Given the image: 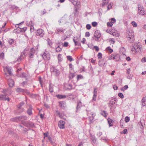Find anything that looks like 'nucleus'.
<instances>
[{
    "label": "nucleus",
    "instance_id": "680f3d73",
    "mask_svg": "<svg viewBox=\"0 0 146 146\" xmlns=\"http://www.w3.org/2000/svg\"><path fill=\"white\" fill-rule=\"evenodd\" d=\"M138 124L139 125H141V126H140V128H141L142 129L143 128V127L141 121H140L138 123Z\"/></svg>",
    "mask_w": 146,
    "mask_h": 146
},
{
    "label": "nucleus",
    "instance_id": "a211bd4d",
    "mask_svg": "<svg viewBox=\"0 0 146 146\" xmlns=\"http://www.w3.org/2000/svg\"><path fill=\"white\" fill-rule=\"evenodd\" d=\"M29 107V108L27 109V113L29 115H30L33 114L32 110L33 108L31 105H30Z\"/></svg>",
    "mask_w": 146,
    "mask_h": 146
},
{
    "label": "nucleus",
    "instance_id": "de8ad7c7",
    "mask_svg": "<svg viewBox=\"0 0 146 146\" xmlns=\"http://www.w3.org/2000/svg\"><path fill=\"white\" fill-rule=\"evenodd\" d=\"M131 24L134 27H136L137 26V23L135 21H133L131 22Z\"/></svg>",
    "mask_w": 146,
    "mask_h": 146
},
{
    "label": "nucleus",
    "instance_id": "f03ea898",
    "mask_svg": "<svg viewBox=\"0 0 146 146\" xmlns=\"http://www.w3.org/2000/svg\"><path fill=\"white\" fill-rule=\"evenodd\" d=\"M27 117L25 115L21 116H20L17 117L12 119V120L18 122L19 121H21L23 120H26Z\"/></svg>",
    "mask_w": 146,
    "mask_h": 146
},
{
    "label": "nucleus",
    "instance_id": "6e6552de",
    "mask_svg": "<svg viewBox=\"0 0 146 146\" xmlns=\"http://www.w3.org/2000/svg\"><path fill=\"white\" fill-rule=\"evenodd\" d=\"M110 59H113L116 61H118L120 59V57L118 54H117L115 55L111 54L110 57Z\"/></svg>",
    "mask_w": 146,
    "mask_h": 146
},
{
    "label": "nucleus",
    "instance_id": "37998d69",
    "mask_svg": "<svg viewBox=\"0 0 146 146\" xmlns=\"http://www.w3.org/2000/svg\"><path fill=\"white\" fill-rule=\"evenodd\" d=\"M67 89L69 90H71L72 89V85L70 84H68L67 85Z\"/></svg>",
    "mask_w": 146,
    "mask_h": 146
},
{
    "label": "nucleus",
    "instance_id": "9b49d317",
    "mask_svg": "<svg viewBox=\"0 0 146 146\" xmlns=\"http://www.w3.org/2000/svg\"><path fill=\"white\" fill-rule=\"evenodd\" d=\"M65 122L64 121L60 120L58 123V126L60 129H63L65 128L64 125Z\"/></svg>",
    "mask_w": 146,
    "mask_h": 146
},
{
    "label": "nucleus",
    "instance_id": "473e14b6",
    "mask_svg": "<svg viewBox=\"0 0 146 146\" xmlns=\"http://www.w3.org/2000/svg\"><path fill=\"white\" fill-rule=\"evenodd\" d=\"M56 112L57 113V115L58 116H59V117L60 118H62V114H61L60 112L58 110H56Z\"/></svg>",
    "mask_w": 146,
    "mask_h": 146
},
{
    "label": "nucleus",
    "instance_id": "79ce46f5",
    "mask_svg": "<svg viewBox=\"0 0 146 146\" xmlns=\"http://www.w3.org/2000/svg\"><path fill=\"white\" fill-rule=\"evenodd\" d=\"M69 1L71 2L73 5H76L77 4V2L75 1L74 0H68Z\"/></svg>",
    "mask_w": 146,
    "mask_h": 146
},
{
    "label": "nucleus",
    "instance_id": "4d7b16f0",
    "mask_svg": "<svg viewBox=\"0 0 146 146\" xmlns=\"http://www.w3.org/2000/svg\"><path fill=\"white\" fill-rule=\"evenodd\" d=\"M132 76H133L132 75L129 74H128L127 76V78L128 79H131L132 78Z\"/></svg>",
    "mask_w": 146,
    "mask_h": 146
},
{
    "label": "nucleus",
    "instance_id": "338daca9",
    "mask_svg": "<svg viewBox=\"0 0 146 146\" xmlns=\"http://www.w3.org/2000/svg\"><path fill=\"white\" fill-rule=\"evenodd\" d=\"M68 43L67 42H65L63 45V46L65 47H66L68 46Z\"/></svg>",
    "mask_w": 146,
    "mask_h": 146
},
{
    "label": "nucleus",
    "instance_id": "2eb2a0df",
    "mask_svg": "<svg viewBox=\"0 0 146 146\" xmlns=\"http://www.w3.org/2000/svg\"><path fill=\"white\" fill-rule=\"evenodd\" d=\"M82 106V103L80 101H78L77 102V106L76 107V112H77L78 111H79L80 109L81 108Z\"/></svg>",
    "mask_w": 146,
    "mask_h": 146
},
{
    "label": "nucleus",
    "instance_id": "c03bdc74",
    "mask_svg": "<svg viewBox=\"0 0 146 146\" xmlns=\"http://www.w3.org/2000/svg\"><path fill=\"white\" fill-rule=\"evenodd\" d=\"M94 119V117H91L90 116L89 117V120L91 123L93 122Z\"/></svg>",
    "mask_w": 146,
    "mask_h": 146
},
{
    "label": "nucleus",
    "instance_id": "f8f14e48",
    "mask_svg": "<svg viewBox=\"0 0 146 146\" xmlns=\"http://www.w3.org/2000/svg\"><path fill=\"white\" fill-rule=\"evenodd\" d=\"M35 53V49L33 48H32L30 51V53L29 56V58H33V57Z\"/></svg>",
    "mask_w": 146,
    "mask_h": 146
},
{
    "label": "nucleus",
    "instance_id": "2f4dec72",
    "mask_svg": "<svg viewBox=\"0 0 146 146\" xmlns=\"http://www.w3.org/2000/svg\"><path fill=\"white\" fill-rule=\"evenodd\" d=\"M106 32L110 33V34H111V35H113V36H116V34H115V33H112V32L111 31V30L110 31V29H108L107 30H106Z\"/></svg>",
    "mask_w": 146,
    "mask_h": 146
},
{
    "label": "nucleus",
    "instance_id": "aec40b11",
    "mask_svg": "<svg viewBox=\"0 0 146 146\" xmlns=\"http://www.w3.org/2000/svg\"><path fill=\"white\" fill-rule=\"evenodd\" d=\"M22 30L21 28H20L19 26L17 28L13 30V32L16 33H20L21 32H22Z\"/></svg>",
    "mask_w": 146,
    "mask_h": 146
},
{
    "label": "nucleus",
    "instance_id": "a19ab883",
    "mask_svg": "<svg viewBox=\"0 0 146 146\" xmlns=\"http://www.w3.org/2000/svg\"><path fill=\"white\" fill-rule=\"evenodd\" d=\"M62 50V48L60 47L59 46H58L56 49V51L57 52H58L61 51Z\"/></svg>",
    "mask_w": 146,
    "mask_h": 146
},
{
    "label": "nucleus",
    "instance_id": "f3484780",
    "mask_svg": "<svg viewBox=\"0 0 146 146\" xmlns=\"http://www.w3.org/2000/svg\"><path fill=\"white\" fill-rule=\"evenodd\" d=\"M8 83L10 87H13L14 85V81L11 79H9L7 80Z\"/></svg>",
    "mask_w": 146,
    "mask_h": 146
},
{
    "label": "nucleus",
    "instance_id": "c9c22d12",
    "mask_svg": "<svg viewBox=\"0 0 146 146\" xmlns=\"http://www.w3.org/2000/svg\"><path fill=\"white\" fill-rule=\"evenodd\" d=\"M34 126V124L33 123L29 121L28 127H33Z\"/></svg>",
    "mask_w": 146,
    "mask_h": 146
},
{
    "label": "nucleus",
    "instance_id": "a878e982",
    "mask_svg": "<svg viewBox=\"0 0 146 146\" xmlns=\"http://www.w3.org/2000/svg\"><path fill=\"white\" fill-rule=\"evenodd\" d=\"M25 120H23L21 121V123L26 127H28L29 121H25Z\"/></svg>",
    "mask_w": 146,
    "mask_h": 146
},
{
    "label": "nucleus",
    "instance_id": "72a5a7b5",
    "mask_svg": "<svg viewBox=\"0 0 146 146\" xmlns=\"http://www.w3.org/2000/svg\"><path fill=\"white\" fill-rule=\"evenodd\" d=\"M101 113L102 115L105 117H106L108 115L107 113L105 111H102Z\"/></svg>",
    "mask_w": 146,
    "mask_h": 146
},
{
    "label": "nucleus",
    "instance_id": "a18cd8bd",
    "mask_svg": "<svg viewBox=\"0 0 146 146\" xmlns=\"http://www.w3.org/2000/svg\"><path fill=\"white\" fill-rule=\"evenodd\" d=\"M108 122L110 127L111 126L113 125V123L112 121V120L111 119L108 120Z\"/></svg>",
    "mask_w": 146,
    "mask_h": 146
},
{
    "label": "nucleus",
    "instance_id": "412c9836",
    "mask_svg": "<svg viewBox=\"0 0 146 146\" xmlns=\"http://www.w3.org/2000/svg\"><path fill=\"white\" fill-rule=\"evenodd\" d=\"M59 33H63V30L61 28H57L55 31V33L57 34H59Z\"/></svg>",
    "mask_w": 146,
    "mask_h": 146
},
{
    "label": "nucleus",
    "instance_id": "052dcab7",
    "mask_svg": "<svg viewBox=\"0 0 146 146\" xmlns=\"http://www.w3.org/2000/svg\"><path fill=\"white\" fill-rule=\"evenodd\" d=\"M25 93H26L27 95H30V92L27 89H24V94Z\"/></svg>",
    "mask_w": 146,
    "mask_h": 146
},
{
    "label": "nucleus",
    "instance_id": "cd10ccee",
    "mask_svg": "<svg viewBox=\"0 0 146 146\" xmlns=\"http://www.w3.org/2000/svg\"><path fill=\"white\" fill-rule=\"evenodd\" d=\"M102 7H104L105 5H107L108 3L109 0H102Z\"/></svg>",
    "mask_w": 146,
    "mask_h": 146
},
{
    "label": "nucleus",
    "instance_id": "ddd939ff",
    "mask_svg": "<svg viewBox=\"0 0 146 146\" xmlns=\"http://www.w3.org/2000/svg\"><path fill=\"white\" fill-rule=\"evenodd\" d=\"M42 56L43 59L45 60H49L50 59V55L45 52L44 53Z\"/></svg>",
    "mask_w": 146,
    "mask_h": 146
},
{
    "label": "nucleus",
    "instance_id": "49530a36",
    "mask_svg": "<svg viewBox=\"0 0 146 146\" xmlns=\"http://www.w3.org/2000/svg\"><path fill=\"white\" fill-rule=\"evenodd\" d=\"M118 96L119 97L121 98L122 99L124 98L123 95L121 93H119L118 94Z\"/></svg>",
    "mask_w": 146,
    "mask_h": 146
},
{
    "label": "nucleus",
    "instance_id": "9d476101",
    "mask_svg": "<svg viewBox=\"0 0 146 146\" xmlns=\"http://www.w3.org/2000/svg\"><path fill=\"white\" fill-rule=\"evenodd\" d=\"M133 47L136 48L135 52H141V47L140 45L136 43L133 45Z\"/></svg>",
    "mask_w": 146,
    "mask_h": 146
},
{
    "label": "nucleus",
    "instance_id": "7ed1b4c3",
    "mask_svg": "<svg viewBox=\"0 0 146 146\" xmlns=\"http://www.w3.org/2000/svg\"><path fill=\"white\" fill-rule=\"evenodd\" d=\"M109 106L110 107V109L115 108L117 105V102L116 99H112L109 102Z\"/></svg>",
    "mask_w": 146,
    "mask_h": 146
},
{
    "label": "nucleus",
    "instance_id": "e433bc0d",
    "mask_svg": "<svg viewBox=\"0 0 146 146\" xmlns=\"http://www.w3.org/2000/svg\"><path fill=\"white\" fill-rule=\"evenodd\" d=\"M48 44L49 46H51L52 45V42L51 40L49 38H47V40Z\"/></svg>",
    "mask_w": 146,
    "mask_h": 146
},
{
    "label": "nucleus",
    "instance_id": "ea45409f",
    "mask_svg": "<svg viewBox=\"0 0 146 146\" xmlns=\"http://www.w3.org/2000/svg\"><path fill=\"white\" fill-rule=\"evenodd\" d=\"M67 58L68 60L70 62H71L74 60V59L72 58V56H67Z\"/></svg>",
    "mask_w": 146,
    "mask_h": 146
},
{
    "label": "nucleus",
    "instance_id": "6e6d98bb",
    "mask_svg": "<svg viewBox=\"0 0 146 146\" xmlns=\"http://www.w3.org/2000/svg\"><path fill=\"white\" fill-rule=\"evenodd\" d=\"M38 80L39 82L41 85V86H42V78L40 76H39L38 78Z\"/></svg>",
    "mask_w": 146,
    "mask_h": 146
},
{
    "label": "nucleus",
    "instance_id": "20e7f679",
    "mask_svg": "<svg viewBox=\"0 0 146 146\" xmlns=\"http://www.w3.org/2000/svg\"><path fill=\"white\" fill-rule=\"evenodd\" d=\"M44 31L41 29H39L37 30L36 32V36H39L40 37H42L44 35Z\"/></svg>",
    "mask_w": 146,
    "mask_h": 146
},
{
    "label": "nucleus",
    "instance_id": "774afa93",
    "mask_svg": "<svg viewBox=\"0 0 146 146\" xmlns=\"http://www.w3.org/2000/svg\"><path fill=\"white\" fill-rule=\"evenodd\" d=\"M141 62H146V58L143 57L141 60Z\"/></svg>",
    "mask_w": 146,
    "mask_h": 146
},
{
    "label": "nucleus",
    "instance_id": "bf43d9fd",
    "mask_svg": "<svg viewBox=\"0 0 146 146\" xmlns=\"http://www.w3.org/2000/svg\"><path fill=\"white\" fill-rule=\"evenodd\" d=\"M74 95H73L72 94H68V95L67 97L68 98H70V96H72V99H74V98L73 97Z\"/></svg>",
    "mask_w": 146,
    "mask_h": 146
},
{
    "label": "nucleus",
    "instance_id": "4c0bfd02",
    "mask_svg": "<svg viewBox=\"0 0 146 146\" xmlns=\"http://www.w3.org/2000/svg\"><path fill=\"white\" fill-rule=\"evenodd\" d=\"M14 40L12 38L9 39V43L11 45L14 43Z\"/></svg>",
    "mask_w": 146,
    "mask_h": 146
},
{
    "label": "nucleus",
    "instance_id": "39448f33",
    "mask_svg": "<svg viewBox=\"0 0 146 146\" xmlns=\"http://www.w3.org/2000/svg\"><path fill=\"white\" fill-rule=\"evenodd\" d=\"M101 36V34L100 32L98 30L96 31L94 34V37L96 38L95 40L98 41V38H100Z\"/></svg>",
    "mask_w": 146,
    "mask_h": 146
},
{
    "label": "nucleus",
    "instance_id": "0e129e2a",
    "mask_svg": "<svg viewBox=\"0 0 146 146\" xmlns=\"http://www.w3.org/2000/svg\"><path fill=\"white\" fill-rule=\"evenodd\" d=\"M96 97H97V95H96V94H94L93 95L92 99L94 101H95L96 100Z\"/></svg>",
    "mask_w": 146,
    "mask_h": 146
},
{
    "label": "nucleus",
    "instance_id": "6ab92c4d",
    "mask_svg": "<svg viewBox=\"0 0 146 146\" xmlns=\"http://www.w3.org/2000/svg\"><path fill=\"white\" fill-rule=\"evenodd\" d=\"M59 106L62 109H65L66 107L65 102L64 101L59 102Z\"/></svg>",
    "mask_w": 146,
    "mask_h": 146
},
{
    "label": "nucleus",
    "instance_id": "69168bd1",
    "mask_svg": "<svg viewBox=\"0 0 146 146\" xmlns=\"http://www.w3.org/2000/svg\"><path fill=\"white\" fill-rule=\"evenodd\" d=\"M90 33L89 32H87L85 33V36L89 37L90 36Z\"/></svg>",
    "mask_w": 146,
    "mask_h": 146
},
{
    "label": "nucleus",
    "instance_id": "393cba45",
    "mask_svg": "<svg viewBox=\"0 0 146 146\" xmlns=\"http://www.w3.org/2000/svg\"><path fill=\"white\" fill-rule=\"evenodd\" d=\"M8 73L10 75H11L12 74L11 73V68L9 66H6L5 67Z\"/></svg>",
    "mask_w": 146,
    "mask_h": 146
},
{
    "label": "nucleus",
    "instance_id": "58836bf2",
    "mask_svg": "<svg viewBox=\"0 0 146 146\" xmlns=\"http://www.w3.org/2000/svg\"><path fill=\"white\" fill-rule=\"evenodd\" d=\"M58 59L59 62H61L62 60V56L61 54H59L58 56Z\"/></svg>",
    "mask_w": 146,
    "mask_h": 146
},
{
    "label": "nucleus",
    "instance_id": "b1692460",
    "mask_svg": "<svg viewBox=\"0 0 146 146\" xmlns=\"http://www.w3.org/2000/svg\"><path fill=\"white\" fill-rule=\"evenodd\" d=\"M16 91L17 92L24 94V89L19 88H18L16 89Z\"/></svg>",
    "mask_w": 146,
    "mask_h": 146
},
{
    "label": "nucleus",
    "instance_id": "09e8293b",
    "mask_svg": "<svg viewBox=\"0 0 146 146\" xmlns=\"http://www.w3.org/2000/svg\"><path fill=\"white\" fill-rule=\"evenodd\" d=\"M98 58L99 59H101L102 58V54L100 53L99 52L98 54Z\"/></svg>",
    "mask_w": 146,
    "mask_h": 146
},
{
    "label": "nucleus",
    "instance_id": "7c9ffc66",
    "mask_svg": "<svg viewBox=\"0 0 146 146\" xmlns=\"http://www.w3.org/2000/svg\"><path fill=\"white\" fill-rule=\"evenodd\" d=\"M75 76V74L72 73H70L69 75V78L70 79H72Z\"/></svg>",
    "mask_w": 146,
    "mask_h": 146
},
{
    "label": "nucleus",
    "instance_id": "603ef678",
    "mask_svg": "<svg viewBox=\"0 0 146 146\" xmlns=\"http://www.w3.org/2000/svg\"><path fill=\"white\" fill-rule=\"evenodd\" d=\"M112 3H110L107 6L108 10L110 9L112 7Z\"/></svg>",
    "mask_w": 146,
    "mask_h": 146
},
{
    "label": "nucleus",
    "instance_id": "5701e85b",
    "mask_svg": "<svg viewBox=\"0 0 146 146\" xmlns=\"http://www.w3.org/2000/svg\"><path fill=\"white\" fill-rule=\"evenodd\" d=\"M57 98L59 99H65L66 98V96L65 95L58 94L56 95Z\"/></svg>",
    "mask_w": 146,
    "mask_h": 146
},
{
    "label": "nucleus",
    "instance_id": "0eeeda50",
    "mask_svg": "<svg viewBox=\"0 0 146 146\" xmlns=\"http://www.w3.org/2000/svg\"><path fill=\"white\" fill-rule=\"evenodd\" d=\"M0 100L3 101L7 100L8 102H9L10 100V99L8 97H7L6 94H1L0 95Z\"/></svg>",
    "mask_w": 146,
    "mask_h": 146
},
{
    "label": "nucleus",
    "instance_id": "8fccbe9b",
    "mask_svg": "<svg viewBox=\"0 0 146 146\" xmlns=\"http://www.w3.org/2000/svg\"><path fill=\"white\" fill-rule=\"evenodd\" d=\"M130 120L129 117L128 116H126L125 117V121L126 123L128 122Z\"/></svg>",
    "mask_w": 146,
    "mask_h": 146
},
{
    "label": "nucleus",
    "instance_id": "f257e3e1",
    "mask_svg": "<svg viewBox=\"0 0 146 146\" xmlns=\"http://www.w3.org/2000/svg\"><path fill=\"white\" fill-rule=\"evenodd\" d=\"M127 39L130 43H133L134 41V32L131 31H129L127 33Z\"/></svg>",
    "mask_w": 146,
    "mask_h": 146
},
{
    "label": "nucleus",
    "instance_id": "e2e57ef3",
    "mask_svg": "<svg viewBox=\"0 0 146 146\" xmlns=\"http://www.w3.org/2000/svg\"><path fill=\"white\" fill-rule=\"evenodd\" d=\"M136 48L133 47V45L132 48H131V50L133 52V53H135L136 52H135V51H136Z\"/></svg>",
    "mask_w": 146,
    "mask_h": 146
},
{
    "label": "nucleus",
    "instance_id": "c85d7f7f",
    "mask_svg": "<svg viewBox=\"0 0 146 146\" xmlns=\"http://www.w3.org/2000/svg\"><path fill=\"white\" fill-rule=\"evenodd\" d=\"M49 91L51 93H52L53 92V85L51 83H50L49 84Z\"/></svg>",
    "mask_w": 146,
    "mask_h": 146
},
{
    "label": "nucleus",
    "instance_id": "1a4fd4ad",
    "mask_svg": "<svg viewBox=\"0 0 146 146\" xmlns=\"http://www.w3.org/2000/svg\"><path fill=\"white\" fill-rule=\"evenodd\" d=\"M73 40L75 46H79L80 44V43L79 42L80 40L78 36H74Z\"/></svg>",
    "mask_w": 146,
    "mask_h": 146
},
{
    "label": "nucleus",
    "instance_id": "bb28decb",
    "mask_svg": "<svg viewBox=\"0 0 146 146\" xmlns=\"http://www.w3.org/2000/svg\"><path fill=\"white\" fill-rule=\"evenodd\" d=\"M87 115H88L90 116L91 117H94L96 115L95 113L93 112H91L90 111H88L87 112Z\"/></svg>",
    "mask_w": 146,
    "mask_h": 146
},
{
    "label": "nucleus",
    "instance_id": "423d86ee",
    "mask_svg": "<svg viewBox=\"0 0 146 146\" xmlns=\"http://www.w3.org/2000/svg\"><path fill=\"white\" fill-rule=\"evenodd\" d=\"M138 14L141 15H144L145 14V13L144 9L143 7H141V6H139V5H138Z\"/></svg>",
    "mask_w": 146,
    "mask_h": 146
},
{
    "label": "nucleus",
    "instance_id": "c756f323",
    "mask_svg": "<svg viewBox=\"0 0 146 146\" xmlns=\"http://www.w3.org/2000/svg\"><path fill=\"white\" fill-rule=\"evenodd\" d=\"M146 100V97H144L142 99L141 101L142 103V104L143 106H145V102Z\"/></svg>",
    "mask_w": 146,
    "mask_h": 146
},
{
    "label": "nucleus",
    "instance_id": "4be33fe9",
    "mask_svg": "<svg viewBox=\"0 0 146 146\" xmlns=\"http://www.w3.org/2000/svg\"><path fill=\"white\" fill-rule=\"evenodd\" d=\"M106 63V61L104 60H100L99 61V65L100 66H104Z\"/></svg>",
    "mask_w": 146,
    "mask_h": 146
},
{
    "label": "nucleus",
    "instance_id": "5fc2aeb1",
    "mask_svg": "<svg viewBox=\"0 0 146 146\" xmlns=\"http://www.w3.org/2000/svg\"><path fill=\"white\" fill-rule=\"evenodd\" d=\"M107 25L108 27H111L113 25V24L111 22H108L107 23Z\"/></svg>",
    "mask_w": 146,
    "mask_h": 146
},
{
    "label": "nucleus",
    "instance_id": "f704fd0d",
    "mask_svg": "<svg viewBox=\"0 0 146 146\" xmlns=\"http://www.w3.org/2000/svg\"><path fill=\"white\" fill-rule=\"evenodd\" d=\"M83 79V77L81 74L78 75L77 76V80H80Z\"/></svg>",
    "mask_w": 146,
    "mask_h": 146
},
{
    "label": "nucleus",
    "instance_id": "3c124183",
    "mask_svg": "<svg viewBox=\"0 0 146 146\" xmlns=\"http://www.w3.org/2000/svg\"><path fill=\"white\" fill-rule=\"evenodd\" d=\"M107 49L109 51L110 53H111L113 52V50L109 46L107 48Z\"/></svg>",
    "mask_w": 146,
    "mask_h": 146
},
{
    "label": "nucleus",
    "instance_id": "13d9d810",
    "mask_svg": "<svg viewBox=\"0 0 146 146\" xmlns=\"http://www.w3.org/2000/svg\"><path fill=\"white\" fill-rule=\"evenodd\" d=\"M92 25L94 27H95L97 25V23L96 22H93L92 23Z\"/></svg>",
    "mask_w": 146,
    "mask_h": 146
},
{
    "label": "nucleus",
    "instance_id": "864d4df0",
    "mask_svg": "<svg viewBox=\"0 0 146 146\" xmlns=\"http://www.w3.org/2000/svg\"><path fill=\"white\" fill-rule=\"evenodd\" d=\"M86 29L88 30H90L91 29V26L90 25L88 24L86 25Z\"/></svg>",
    "mask_w": 146,
    "mask_h": 146
},
{
    "label": "nucleus",
    "instance_id": "4468645a",
    "mask_svg": "<svg viewBox=\"0 0 146 146\" xmlns=\"http://www.w3.org/2000/svg\"><path fill=\"white\" fill-rule=\"evenodd\" d=\"M50 70L51 71L53 72L56 76L60 74V71L54 68H51Z\"/></svg>",
    "mask_w": 146,
    "mask_h": 146
},
{
    "label": "nucleus",
    "instance_id": "dca6fc26",
    "mask_svg": "<svg viewBox=\"0 0 146 146\" xmlns=\"http://www.w3.org/2000/svg\"><path fill=\"white\" fill-rule=\"evenodd\" d=\"M25 104V102L24 101H22L20 102L17 106L18 108L22 110L21 112L23 111L24 109L23 108H22V107Z\"/></svg>",
    "mask_w": 146,
    "mask_h": 146
}]
</instances>
